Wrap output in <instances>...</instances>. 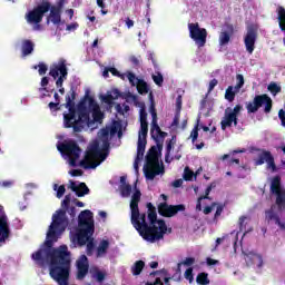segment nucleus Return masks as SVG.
I'll use <instances>...</instances> for the list:
<instances>
[{"instance_id":"f257e3e1","label":"nucleus","mask_w":285,"mask_h":285,"mask_svg":"<svg viewBox=\"0 0 285 285\" xmlns=\"http://www.w3.org/2000/svg\"><path fill=\"white\" fill-rule=\"evenodd\" d=\"M67 225L68 218L66 217V210H57L52 216V223L49 226L45 242V246L48 247V249H45L46 256L50 259L49 275L59 285H68V281L70 279V252L67 245L51 248L55 242L59 240Z\"/></svg>"},{"instance_id":"f03ea898","label":"nucleus","mask_w":285,"mask_h":285,"mask_svg":"<svg viewBox=\"0 0 285 285\" xmlns=\"http://www.w3.org/2000/svg\"><path fill=\"white\" fill-rule=\"evenodd\" d=\"M139 202H141V191L136 189L130 200L131 224L145 242L155 244V242L164 239V236L168 233V226L164 219L158 220V227L148 225L146 214L139 213Z\"/></svg>"},{"instance_id":"7ed1b4c3","label":"nucleus","mask_w":285,"mask_h":285,"mask_svg":"<svg viewBox=\"0 0 285 285\" xmlns=\"http://www.w3.org/2000/svg\"><path fill=\"white\" fill-rule=\"evenodd\" d=\"M76 99L77 90L71 87L66 95L65 108H68L69 112L63 114V126L65 128H72L73 132H81L90 121V99L95 98L86 94L77 107L75 105Z\"/></svg>"},{"instance_id":"20e7f679","label":"nucleus","mask_w":285,"mask_h":285,"mask_svg":"<svg viewBox=\"0 0 285 285\" xmlns=\"http://www.w3.org/2000/svg\"><path fill=\"white\" fill-rule=\"evenodd\" d=\"M99 135L102 139V150L99 148V141H95L87 150L85 160L81 161V166L85 168L95 169L101 161L108 159V150L110 148L108 137H110V130L104 128L100 130Z\"/></svg>"},{"instance_id":"39448f33","label":"nucleus","mask_w":285,"mask_h":285,"mask_svg":"<svg viewBox=\"0 0 285 285\" xmlns=\"http://www.w3.org/2000/svg\"><path fill=\"white\" fill-rule=\"evenodd\" d=\"M95 235V216L90 209L82 210L78 216V229L72 238L78 246H86Z\"/></svg>"},{"instance_id":"423d86ee","label":"nucleus","mask_w":285,"mask_h":285,"mask_svg":"<svg viewBox=\"0 0 285 285\" xmlns=\"http://www.w3.org/2000/svg\"><path fill=\"white\" fill-rule=\"evenodd\" d=\"M161 148L163 146L158 144L157 146L150 147L148 150L146 156V165L144 167L146 179L153 180L155 177H157V175L164 174V167L159 166L158 150H161Z\"/></svg>"},{"instance_id":"0eeeda50","label":"nucleus","mask_w":285,"mask_h":285,"mask_svg":"<svg viewBox=\"0 0 285 285\" xmlns=\"http://www.w3.org/2000/svg\"><path fill=\"white\" fill-rule=\"evenodd\" d=\"M50 12V1L43 0L40 4L35 7L28 13H26L27 23H33V30H41V21L43 16Z\"/></svg>"},{"instance_id":"6e6552de","label":"nucleus","mask_w":285,"mask_h":285,"mask_svg":"<svg viewBox=\"0 0 285 285\" xmlns=\"http://www.w3.org/2000/svg\"><path fill=\"white\" fill-rule=\"evenodd\" d=\"M57 149L61 155L69 159L70 166L75 168L77 166V160L81 157V147L75 140H65L57 146Z\"/></svg>"},{"instance_id":"1a4fd4ad","label":"nucleus","mask_w":285,"mask_h":285,"mask_svg":"<svg viewBox=\"0 0 285 285\" xmlns=\"http://www.w3.org/2000/svg\"><path fill=\"white\" fill-rule=\"evenodd\" d=\"M264 107L265 115L271 114V110H273V99L271 96L263 94V95H256L253 99V101L246 104V110L248 115H255L257 110H259Z\"/></svg>"},{"instance_id":"9d476101","label":"nucleus","mask_w":285,"mask_h":285,"mask_svg":"<svg viewBox=\"0 0 285 285\" xmlns=\"http://www.w3.org/2000/svg\"><path fill=\"white\" fill-rule=\"evenodd\" d=\"M189 37L195 41L198 48L206 46V39L208 38V31L206 28H200L199 22L188 23Z\"/></svg>"},{"instance_id":"9b49d317","label":"nucleus","mask_w":285,"mask_h":285,"mask_svg":"<svg viewBox=\"0 0 285 285\" xmlns=\"http://www.w3.org/2000/svg\"><path fill=\"white\" fill-rule=\"evenodd\" d=\"M186 206L184 204L179 205H168V203H160L158 205V214L161 217H175L177 213H184Z\"/></svg>"},{"instance_id":"f8f14e48","label":"nucleus","mask_w":285,"mask_h":285,"mask_svg":"<svg viewBox=\"0 0 285 285\" xmlns=\"http://www.w3.org/2000/svg\"><path fill=\"white\" fill-rule=\"evenodd\" d=\"M264 164H267V168L272 170V173H277L275 157H273V154L266 149L261 150L258 158L255 160V166H264Z\"/></svg>"},{"instance_id":"ddd939ff","label":"nucleus","mask_w":285,"mask_h":285,"mask_svg":"<svg viewBox=\"0 0 285 285\" xmlns=\"http://www.w3.org/2000/svg\"><path fill=\"white\" fill-rule=\"evenodd\" d=\"M256 42H257V29L250 27L247 29V33L244 38L245 48L249 55H253V52H255Z\"/></svg>"},{"instance_id":"4468645a","label":"nucleus","mask_w":285,"mask_h":285,"mask_svg":"<svg viewBox=\"0 0 285 285\" xmlns=\"http://www.w3.org/2000/svg\"><path fill=\"white\" fill-rule=\"evenodd\" d=\"M77 266V279H86V275H88V271H90V264L88 263V256L81 255L79 259L76 262Z\"/></svg>"},{"instance_id":"2eb2a0df","label":"nucleus","mask_w":285,"mask_h":285,"mask_svg":"<svg viewBox=\"0 0 285 285\" xmlns=\"http://www.w3.org/2000/svg\"><path fill=\"white\" fill-rule=\"evenodd\" d=\"M10 238V224H8V216L0 215V246L6 244V240Z\"/></svg>"},{"instance_id":"dca6fc26","label":"nucleus","mask_w":285,"mask_h":285,"mask_svg":"<svg viewBox=\"0 0 285 285\" xmlns=\"http://www.w3.org/2000/svg\"><path fill=\"white\" fill-rule=\"evenodd\" d=\"M225 28L226 30H223L219 33V46H228V43H230V38L235 35V26L225 23Z\"/></svg>"},{"instance_id":"f3484780","label":"nucleus","mask_w":285,"mask_h":285,"mask_svg":"<svg viewBox=\"0 0 285 285\" xmlns=\"http://www.w3.org/2000/svg\"><path fill=\"white\" fill-rule=\"evenodd\" d=\"M69 188L72 190V193H76L77 197H86V195H90V188H88V185L86 183H80L77 185L76 181L69 180Z\"/></svg>"},{"instance_id":"a211bd4d","label":"nucleus","mask_w":285,"mask_h":285,"mask_svg":"<svg viewBox=\"0 0 285 285\" xmlns=\"http://www.w3.org/2000/svg\"><path fill=\"white\" fill-rule=\"evenodd\" d=\"M61 13L62 11L53 9L52 3H50L49 14L47 16V26H50V23L53 26H61Z\"/></svg>"},{"instance_id":"6ab92c4d","label":"nucleus","mask_w":285,"mask_h":285,"mask_svg":"<svg viewBox=\"0 0 285 285\" xmlns=\"http://www.w3.org/2000/svg\"><path fill=\"white\" fill-rule=\"evenodd\" d=\"M275 208H277V206L272 205V207L265 212V219L267 222H275L276 226H279V228L284 230L285 224H283L282 220L279 219V215L275 213Z\"/></svg>"},{"instance_id":"aec40b11","label":"nucleus","mask_w":285,"mask_h":285,"mask_svg":"<svg viewBox=\"0 0 285 285\" xmlns=\"http://www.w3.org/2000/svg\"><path fill=\"white\" fill-rule=\"evenodd\" d=\"M146 144H148L147 139L144 138H138V144H137V156L134 163V167L137 169L139 168V161L144 159V155L146 153Z\"/></svg>"},{"instance_id":"412c9836","label":"nucleus","mask_w":285,"mask_h":285,"mask_svg":"<svg viewBox=\"0 0 285 285\" xmlns=\"http://www.w3.org/2000/svg\"><path fill=\"white\" fill-rule=\"evenodd\" d=\"M89 110L90 112H92L94 121H102L104 114L101 112V109L99 108L97 101L92 98H89Z\"/></svg>"},{"instance_id":"4be33fe9","label":"nucleus","mask_w":285,"mask_h":285,"mask_svg":"<svg viewBox=\"0 0 285 285\" xmlns=\"http://www.w3.org/2000/svg\"><path fill=\"white\" fill-rule=\"evenodd\" d=\"M150 112H151L150 135H151L153 139H157V137H155V135H157V132H161V128L159 127V124H157V110L155 109V105H151Z\"/></svg>"},{"instance_id":"5701e85b","label":"nucleus","mask_w":285,"mask_h":285,"mask_svg":"<svg viewBox=\"0 0 285 285\" xmlns=\"http://www.w3.org/2000/svg\"><path fill=\"white\" fill-rule=\"evenodd\" d=\"M49 72H68V61L60 58L57 62L50 66Z\"/></svg>"},{"instance_id":"b1692460","label":"nucleus","mask_w":285,"mask_h":285,"mask_svg":"<svg viewBox=\"0 0 285 285\" xmlns=\"http://www.w3.org/2000/svg\"><path fill=\"white\" fill-rule=\"evenodd\" d=\"M147 217L149 219V226H157L156 224L159 225V219H157V208L153 203H147Z\"/></svg>"},{"instance_id":"393cba45","label":"nucleus","mask_w":285,"mask_h":285,"mask_svg":"<svg viewBox=\"0 0 285 285\" xmlns=\"http://www.w3.org/2000/svg\"><path fill=\"white\" fill-rule=\"evenodd\" d=\"M237 126L238 118H234L228 111L225 112L223 120L220 121L222 130H226V128H230L232 126Z\"/></svg>"},{"instance_id":"a878e982","label":"nucleus","mask_w":285,"mask_h":285,"mask_svg":"<svg viewBox=\"0 0 285 285\" xmlns=\"http://www.w3.org/2000/svg\"><path fill=\"white\" fill-rule=\"evenodd\" d=\"M35 52V42L32 40H22L21 43V55L22 57H29V55H32Z\"/></svg>"},{"instance_id":"bb28decb","label":"nucleus","mask_w":285,"mask_h":285,"mask_svg":"<svg viewBox=\"0 0 285 285\" xmlns=\"http://www.w3.org/2000/svg\"><path fill=\"white\" fill-rule=\"evenodd\" d=\"M271 193H272L273 195L282 193V177L275 176V177L272 179Z\"/></svg>"},{"instance_id":"cd10ccee","label":"nucleus","mask_w":285,"mask_h":285,"mask_svg":"<svg viewBox=\"0 0 285 285\" xmlns=\"http://www.w3.org/2000/svg\"><path fill=\"white\" fill-rule=\"evenodd\" d=\"M276 12H277L278 26L282 32H285V8L282 6H278L276 9Z\"/></svg>"},{"instance_id":"c85d7f7f","label":"nucleus","mask_w":285,"mask_h":285,"mask_svg":"<svg viewBox=\"0 0 285 285\" xmlns=\"http://www.w3.org/2000/svg\"><path fill=\"white\" fill-rule=\"evenodd\" d=\"M91 277L99 284H102V282L106 279V272L100 271L98 267H94L91 269Z\"/></svg>"},{"instance_id":"c756f323","label":"nucleus","mask_w":285,"mask_h":285,"mask_svg":"<svg viewBox=\"0 0 285 285\" xmlns=\"http://www.w3.org/2000/svg\"><path fill=\"white\" fill-rule=\"evenodd\" d=\"M108 248H110V242L104 239L100 242L99 246L97 247V257H101L108 253Z\"/></svg>"},{"instance_id":"7c9ffc66","label":"nucleus","mask_w":285,"mask_h":285,"mask_svg":"<svg viewBox=\"0 0 285 285\" xmlns=\"http://www.w3.org/2000/svg\"><path fill=\"white\" fill-rule=\"evenodd\" d=\"M146 267V263L144 261H137L132 266H131V273L132 275H141V272Z\"/></svg>"},{"instance_id":"2f4dec72","label":"nucleus","mask_w":285,"mask_h":285,"mask_svg":"<svg viewBox=\"0 0 285 285\" xmlns=\"http://www.w3.org/2000/svg\"><path fill=\"white\" fill-rule=\"evenodd\" d=\"M253 257H257L258 259V268H262L264 266V259L262 258V255H253V254H245V262L247 266H250L253 264Z\"/></svg>"},{"instance_id":"473e14b6","label":"nucleus","mask_w":285,"mask_h":285,"mask_svg":"<svg viewBox=\"0 0 285 285\" xmlns=\"http://www.w3.org/2000/svg\"><path fill=\"white\" fill-rule=\"evenodd\" d=\"M175 139H177V136H173L169 141H167V147H166V155H165V161L166 164L170 163V150H173V147L175 146Z\"/></svg>"},{"instance_id":"72a5a7b5","label":"nucleus","mask_w":285,"mask_h":285,"mask_svg":"<svg viewBox=\"0 0 285 285\" xmlns=\"http://www.w3.org/2000/svg\"><path fill=\"white\" fill-rule=\"evenodd\" d=\"M239 92L237 91V89H235V87L229 86L226 91H225V99L227 101H229V104H233V101H235V95Z\"/></svg>"},{"instance_id":"f704fd0d","label":"nucleus","mask_w":285,"mask_h":285,"mask_svg":"<svg viewBox=\"0 0 285 285\" xmlns=\"http://www.w3.org/2000/svg\"><path fill=\"white\" fill-rule=\"evenodd\" d=\"M136 88L139 95H148V90H150V88H148V83L144 79L138 80Z\"/></svg>"},{"instance_id":"c9c22d12","label":"nucleus","mask_w":285,"mask_h":285,"mask_svg":"<svg viewBox=\"0 0 285 285\" xmlns=\"http://www.w3.org/2000/svg\"><path fill=\"white\" fill-rule=\"evenodd\" d=\"M49 75H51V77H59L56 81L57 88H61V86H63V79L68 77V72H49Z\"/></svg>"},{"instance_id":"e433bc0d","label":"nucleus","mask_w":285,"mask_h":285,"mask_svg":"<svg viewBox=\"0 0 285 285\" xmlns=\"http://www.w3.org/2000/svg\"><path fill=\"white\" fill-rule=\"evenodd\" d=\"M43 254H46V249H38L36 253L31 255L32 259L35 262H38V264H43L46 259L43 258Z\"/></svg>"},{"instance_id":"4c0bfd02","label":"nucleus","mask_w":285,"mask_h":285,"mask_svg":"<svg viewBox=\"0 0 285 285\" xmlns=\"http://www.w3.org/2000/svg\"><path fill=\"white\" fill-rule=\"evenodd\" d=\"M267 90H269L273 97H275L282 92V87L277 85V82H271L267 87Z\"/></svg>"},{"instance_id":"58836bf2","label":"nucleus","mask_w":285,"mask_h":285,"mask_svg":"<svg viewBox=\"0 0 285 285\" xmlns=\"http://www.w3.org/2000/svg\"><path fill=\"white\" fill-rule=\"evenodd\" d=\"M196 282L199 285H208L210 284V281L208 279V274L206 273H199L196 277Z\"/></svg>"},{"instance_id":"ea45409f","label":"nucleus","mask_w":285,"mask_h":285,"mask_svg":"<svg viewBox=\"0 0 285 285\" xmlns=\"http://www.w3.org/2000/svg\"><path fill=\"white\" fill-rule=\"evenodd\" d=\"M147 137H148V122H140L138 139H146Z\"/></svg>"},{"instance_id":"a19ab883","label":"nucleus","mask_w":285,"mask_h":285,"mask_svg":"<svg viewBox=\"0 0 285 285\" xmlns=\"http://www.w3.org/2000/svg\"><path fill=\"white\" fill-rule=\"evenodd\" d=\"M132 193V186L129 185H120V195L121 197H130V194Z\"/></svg>"},{"instance_id":"79ce46f5","label":"nucleus","mask_w":285,"mask_h":285,"mask_svg":"<svg viewBox=\"0 0 285 285\" xmlns=\"http://www.w3.org/2000/svg\"><path fill=\"white\" fill-rule=\"evenodd\" d=\"M129 62L131 63L132 68L139 69L141 68V56H130Z\"/></svg>"},{"instance_id":"37998d69","label":"nucleus","mask_w":285,"mask_h":285,"mask_svg":"<svg viewBox=\"0 0 285 285\" xmlns=\"http://www.w3.org/2000/svg\"><path fill=\"white\" fill-rule=\"evenodd\" d=\"M191 144H195L199 137V124H197L190 132Z\"/></svg>"},{"instance_id":"c03bdc74","label":"nucleus","mask_w":285,"mask_h":285,"mask_svg":"<svg viewBox=\"0 0 285 285\" xmlns=\"http://www.w3.org/2000/svg\"><path fill=\"white\" fill-rule=\"evenodd\" d=\"M242 153H246V149H235L230 151L229 154H225L222 156V160L226 161V159H229V157H233L234 155H239Z\"/></svg>"},{"instance_id":"a18cd8bd","label":"nucleus","mask_w":285,"mask_h":285,"mask_svg":"<svg viewBox=\"0 0 285 285\" xmlns=\"http://www.w3.org/2000/svg\"><path fill=\"white\" fill-rule=\"evenodd\" d=\"M149 59L155 68V72H159V70H161V67L159 66V61L155 57V53H149Z\"/></svg>"},{"instance_id":"49530a36","label":"nucleus","mask_w":285,"mask_h":285,"mask_svg":"<svg viewBox=\"0 0 285 285\" xmlns=\"http://www.w3.org/2000/svg\"><path fill=\"white\" fill-rule=\"evenodd\" d=\"M236 79H237V83L234 87V90L239 91L244 87V76L242 73H238L236 76Z\"/></svg>"},{"instance_id":"de8ad7c7","label":"nucleus","mask_w":285,"mask_h":285,"mask_svg":"<svg viewBox=\"0 0 285 285\" xmlns=\"http://www.w3.org/2000/svg\"><path fill=\"white\" fill-rule=\"evenodd\" d=\"M129 83H131V86H138L139 81H141V79L137 78V76H135V73L132 72H128L127 73Z\"/></svg>"},{"instance_id":"09e8293b","label":"nucleus","mask_w":285,"mask_h":285,"mask_svg":"<svg viewBox=\"0 0 285 285\" xmlns=\"http://www.w3.org/2000/svg\"><path fill=\"white\" fill-rule=\"evenodd\" d=\"M194 176H195V173L190 170V168L186 167L183 176L185 181H193Z\"/></svg>"},{"instance_id":"8fccbe9b","label":"nucleus","mask_w":285,"mask_h":285,"mask_svg":"<svg viewBox=\"0 0 285 285\" xmlns=\"http://www.w3.org/2000/svg\"><path fill=\"white\" fill-rule=\"evenodd\" d=\"M153 80L156 86H163L164 85V76H161V72H158L156 76L153 75Z\"/></svg>"},{"instance_id":"3c124183","label":"nucleus","mask_w":285,"mask_h":285,"mask_svg":"<svg viewBox=\"0 0 285 285\" xmlns=\"http://www.w3.org/2000/svg\"><path fill=\"white\" fill-rule=\"evenodd\" d=\"M87 245V255H92V252L95 250V238H91L86 243Z\"/></svg>"},{"instance_id":"603ef678","label":"nucleus","mask_w":285,"mask_h":285,"mask_svg":"<svg viewBox=\"0 0 285 285\" xmlns=\"http://www.w3.org/2000/svg\"><path fill=\"white\" fill-rule=\"evenodd\" d=\"M71 199H72V197L70 196V194L66 195L63 200L61 202L62 208H66V210H68L70 208Z\"/></svg>"},{"instance_id":"864d4df0","label":"nucleus","mask_w":285,"mask_h":285,"mask_svg":"<svg viewBox=\"0 0 285 285\" xmlns=\"http://www.w3.org/2000/svg\"><path fill=\"white\" fill-rule=\"evenodd\" d=\"M140 124H148V114L146 112V108H140Z\"/></svg>"},{"instance_id":"5fc2aeb1","label":"nucleus","mask_w":285,"mask_h":285,"mask_svg":"<svg viewBox=\"0 0 285 285\" xmlns=\"http://www.w3.org/2000/svg\"><path fill=\"white\" fill-rule=\"evenodd\" d=\"M185 279H188L189 284H193L195 276L193 275V267H189L185 272Z\"/></svg>"},{"instance_id":"6e6d98bb","label":"nucleus","mask_w":285,"mask_h":285,"mask_svg":"<svg viewBox=\"0 0 285 285\" xmlns=\"http://www.w3.org/2000/svg\"><path fill=\"white\" fill-rule=\"evenodd\" d=\"M213 188H215V185L210 184L209 186H207V188L205 189V195L199 196V200L200 199H210V191L213 190Z\"/></svg>"},{"instance_id":"4d7b16f0","label":"nucleus","mask_w":285,"mask_h":285,"mask_svg":"<svg viewBox=\"0 0 285 285\" xmlns=\"http://www.w3.org/2000/svg\"><path fill=\"white\" fill-rule=\"evenodd\" d=\"M216 213L214 215V222H217L219 217H222V214L224 213V205H216Z\"/></svg>"},{"instance_id":"13d9d810","label":"nucleus","mask_w":285,"mask_h":285,"mask_svg":"<svg viewBox=\"0 0 285 285\" xmlns=\"http://www.w3.org/2000/svg\"><path fill=\"white\" fill-rule=\"evenodd\" d=\"M242 108H243L242 105H236L234 109L228 114L232 115L235 119H237V117L239 116V112H242Z\"/></svg>"},{"instance_id":"bf43d9fd","label":"nucleus","mask_w":285,"mask_h":285,"mask_svg":"<svg viewBox=\"0 0 285 285\" xmlns=\"http://www.w3.org/2000/svg\"><path fill=\"white\" fill-rule=\"evenodd\" d=\"M65 3L66 0H58V2L55 6L51 4V8H53V10H58L59 12H63Z\"/></svg>"},{"instance_id":"052dcab7","label":"nucleus","mask_w":285,"mask_h":285,"mask_svg":"<svg viewBox=\"0 0 285 285\" xmlns=\"http://www.w3.org/2000/svg\"><path fill=\"white\" fill-rule=\"evenodd\" d=\"M32 68L33 70H37V68H39L38 72H48V66L43 62H40L38 66H33Z\"/></svg>"},{"instance_id":"680f3d73","label":"nucleus","mask_w":285,"mask_h":285,"mask_svg":"<svg viewBox=\"0 0 285 285\" xmlns=\"http://www.w3.org/2000/svg\"><path fill=\"white\" fill-rule=\"evenodd\" d=\"M66 195V185H60L57 189V197L58 199H61Z\"/></svg>"},{"instance_id":"e2e57ef3","label":"nucleus","mask_w":285,"mask_h":285,"mask_svg":"<svg viewBox=\"0 0 285 285\" xmlns=\"http://www.w3.org/2000/svg\"><path fill=\"white\" fill-rule=\"evenodd\" d=\"M215 206H217V203H212L210 206H206L203 209L204 215H210V213H213V209L215 208Z\"/></svg>"},{"instance_id":"0e129e2a","label":"nucleus","mask_w":285,"mask_h":285,"mask_svg":"<svg viewBox=\"0 0 285 285\" xmlns=\"http://www.w3.org/2000/svg\"><path fill=\"white\" fill-rule=\"evenodd\" d=\"M110 97H112L114 101L121 97V92L119 89H112L109 94Z\"/></svg>"},{"instance_id":"69168bd1","label":"nucleus","mask_w":285,"mask_h":285,"mask_svg":"<svg viewBox=\"0 0 285 285\" xmlns=\"http://www.w3.org/2000/svg\"><path fill=\"white\" fill-rule=\"evenodd\" d=\"M69 175H71V177H81V175H83V171L81 169H72L69 171Z\"/></svg>"},{"instance_id":"338daca9","label":"nucleus","mask_w":285,"mask_h":285,"mask_svg":"<svg viewBox=\"0 0 285 285\" xmlns=\"http://www.w3.org/2000/svg\"><path fill=\"white\" fill-rule=\"evenodd\" d=\"M278 118L281 119L282 126H284V128H285V111H284V109H281L278 111Z\"/></svg>"},{"instance_id":"774afa93","label":"nucleus","mask_w":285,"mask_h":285,"mask_svg":"<svg viewBox=\"0 0 285 285\" xmlns=\"http://www.w3.org/2000/svg\"><path fill=\"white\" fill-rule=\"evenodd\" d=\"M184 266H193V264H195V258L194 257H187L184 262H183Z\"/></svg>"}]
</instances>
